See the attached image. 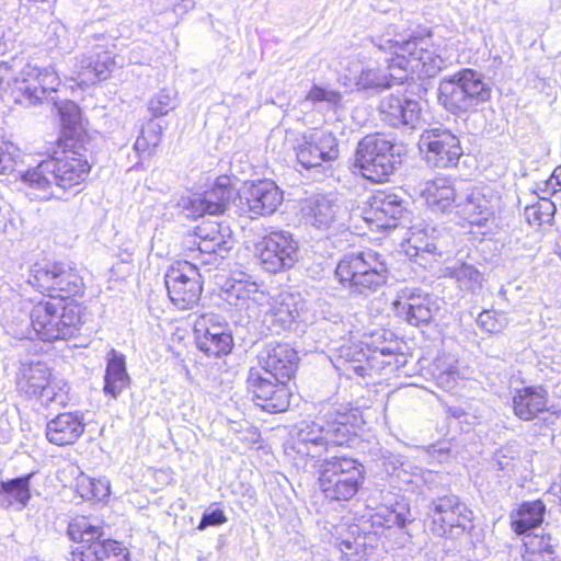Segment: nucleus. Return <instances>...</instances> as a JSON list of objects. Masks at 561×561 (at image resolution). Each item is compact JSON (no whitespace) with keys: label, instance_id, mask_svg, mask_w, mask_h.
<instances>
[{"label":"nucleus","instance_id":"f257e3e1","mask_svg":"<svg viewBox=\"0 0 561 561\" xmlns=\"http://www.w3.org/2000/svg\"><path fill=\"white\" fill-rule=\"evenodd\" d=\"M90 164L77 152L61 158H48L25 171L21 179L27 194L38 201L62 198L67 191L82 184L89 175Z\"/></svg>","mask_w":561,"mask_h":561},{"label":"nucleus","instance_id":"f03ea898","mask_svg":"<svg viewBox=\"0 0 561 561\" xmlns=\"http://www.w3.org/2000/svg\"><path fill=\"white\" fill-rule=\"evenodd\" d=\"M386 256L374 250L345 254L337 263L335 275L353 295L368 297L383 287L389 278Z\"/></svg>","mask_w":561,"mask_h":561},{"label":"nucleus","instance_id":"7ed1b4c3","mask_svg":"<svg viewBox=\"0 0 561 561\" xmlns=\"http://www.w3.org/2000/svg\"><path fill=\"white\" fill-rule=\"evenodd\" d=\"M311 468L318 474V483L324 497L330 501L353 499L365 480L364 466L348 457H330L317 460Z\"/></svg>","mask_w":561,"mask_h":561},{"label":"nucleus","instance_id":"20e7f679","mask_svg":"<svg viewBox=\"0 0 561 561\" xmlns=\"http://www.w3.org/2000/svg\"><path fill=\"white\" fill-rule=\"evenodd\" d=\"M490 96L483 76L470 68L444 77L438 85V100L453 114L467 113Z\"/></svg>","mask_w":561,"mask_h":561},{"label":"nucleus","instance_id":"39448f33","mask_svg":"<svg viewBox=\"0 0 561 561\" xmlns=\"http://www.w3.org/2000/svg\"><path fill=\"white\" fill-rule=\"evenodd\" d=\"M375 46L383 53L403 54L408 65L407 81L412 73L419 78H433L445 67V60L436 53L430 34L425 36H412L408 41H393L390 38H379L374 42Z\"/></svg>","mask_w":561,"mask_h":561},{"label":"nucleus","instance_id":"423d86ee","mask_svg":"<svg viewBox=\"0 0 561 561\" xmlns=\"http://www.w3.org/2000/svg\"><path fill=\"white\" fill-rule=\"evenodd\" d=\"M30 318L37 336L48 342L72 337L81 323L79 306L65 305L62 299L39 301Z\"/></svg>","mask_w":561,"mask_h":561},{"label":"nucleus","instance_id":"0eeeda50","mask_svg":"<svg viewBox=\"0 0 561 561\" xmlns=\"http://www.w3.org/2000/svg\"><path fill=\"white\" fill-rule=\"evenodd\" d=\"M14 383L20 396L39 399L45 405H65L68 399L67 390L64 389L67 383L53 379L47 364L41 360L20 362Z\"/></svg>","mask_w":561,"mask_h":561},{"label":"nucleus","instance_id":"6e6552de","mask_svg":"<svg viewBox=\"0 0 561 561\" xmlns=\"http://www.w3.org/2000/svg\"><path fill=\"white\" fill-rule=\"evenodd\" d=\"M400 163V153H396V145L382 135H367L357 145L355 167L371 182L387 181Z\"/></svg>","mask_w":561,"mask_h":561},{"label":"nucleus","instance_id":"1a4fd4ad","mask_svg":"<svg viewBox=\"0 0 561 561\" xmlns=\"http://www.w3.org/2000/svg\"><path fill=\"white\" fill-rule=\"evenodd\" d=\"M431 530L434 535L455 538L472 529L473 513L455 494L434 497L427 506Z\"/></svg>","mask_w":561,"mask_h":561},{"label":"nucleus","instance_id":"9d476101","mask_svg":"<svg viewBox=\"0 0 561 561\" xmlns=\"http://www.w3.org/2000/svg\"><path fill=\"white\" fill-rule=\"evenodd\" d=\"M41 291L53 293L64 299L82 293L83 280L76 267L65 262L42 260L31 266L28 280Z\"/></svg>","mask_w":561,"mask_h":561},{"label":"nucleus","instance_id":"9b49d317","mask_svg":"<svg viewBox=\"0 0 561 561\" xmlns=\"http://www.w3.org/2000/svg\"><path fill=\"white\" fill-rule=\"evenodd\" d=\"M168 296L179 309L195 306L202 294V276L196 265L187 261L173 263L164 275Z\"/></svg>","mask_w":561,"mask_h":561},{"label":"nucleus","instance_id":"f8f14e48","mask_svg":"<svg viewBox=\"0 0 561 561\" xmlns=\"http://www.w3.org/2000/svg\"><path fill=\"white\" fill-rule=\"evenodd\" d=\"M255 250L261 265L270 273L289 270L298 262V242L288 231L268 232L255 244Z\"/></svg>","mask_w":561,"mask_h":561},{"label":"nucleus","instance_id":"ddd939ff","mask_svg":"<svg viewBox=\"0 0 561 561\" xmlns=\"http://www.w3.org/2000/svg\"><path fill=\"white\" fill-rule=\"evenodd\" d=\"M417 145L427 163L435 168L455 167L462 156L459 138L442 125L423 130Z\"/></svg>","mask_w":561,"mask_h":561},{"label":"nucleus","instance_id":"4468645a","mask_svg":"<svg viewBox=\"0 0 561 561\" xmlns=\"http://www.w3.org/2000/svg\"><path fill=\"white\" fill-rule=\"evenodd\" d=\"M239 208L250 218L274 214L283 203V191L271 180L247 181L238 192Z\"/></svg>","mask_w":561,"mask_h":561},{"label":"nucleus","instance_id":"2eb2a0df","mask_svg":"<svg viewBox=\"0 0 561 561\" xmlns=\"http://www.w3.org/2000/svg\"><path fill=\"white\" fill-rule=\"evenodd\" d=\"M60 80L51 69L26 65L15 79L12 91L15 103L24 106L41 103L47 94L56 92Z\"/></svg>","mask_w":561,"mask_h":561},{"label":"nucleus","instance_id":"dca6fc26","mask_svg":"<svg viewBox=\"0 0 561 561\" xmlns=\"http://www.w3.org/2000/svg\"><path fill=\"white\" fill-rule=\"evenodd\" d=\"M73 561H128L127 549L118 541L105 539L96 526L88 525L72 550Z\"/></svg>","mask_w":561,"mask_h":561},{"label":"nucleus","instance_id":"f3484780","mask_svg":"<svg viewBox=\"0 0 561 561\" xmlns=\"http://www.w3.org/2000/svg\"><path fill=\"white\" fill-rule=\"evenodd\" d=\"M298 162L305 169H317L324 162L339 158V140L333 133L322 129H310L304 133L295 147Z\"/></svg>","mask_w":561,"mask_h":561},{"label":"nucleus","instance_id":"a211bd4d","mask_svg":"<svg viewBox=\"0 0 561 561\" xmlns=\"http://www.w3.org/2000/svg\"><path fill=\"white\" fill-rule=\"evenodd\" d=\"M272 379L259 369L251 368L247 378L248 391L252 394L253 402L262 410L268 413L284 412L290 399L287 382Z\"/></svg>","mask_w":561,"mask_h":561},{"label":"nucleus","instance_id":"6ab92c4d","mask_svg":"<svg viewBox=\"0 0 561 561\" xmlns=\"http://www.w3.org/2000/svg\"><path fill=\"white\" fill-rule=\"evenodd\" d=\"M236 190L227 175L218 176L214 185L203 194H194L182 201L186 216L193 219L204 215L224 214L230 202L234 199Z\"/></svg>","mask_w":561,"mask_h":561},{"label":"nucleus","instance_id":"aec40b11","mask_svg":"<svg viewBox=\"0 0 561 561\" xmlns=\"http://www.w3.org/2000/svg\"><path fill=\"white\" fill-rule=\"evenodd\" d=\"M301 214L306 224L319 230H339L345 226L346 209L328 194H314L304 199Z\"/></svg>","mask_w":561,"mask_h":561},{"label":"nucleus","instance_id":"412c9836","mask_svg":"<svg viewBox=\"0 0 561 561\" xmlns=\"http://www.w3.org/2000/svg\"><path fill=\"white\" fill-rule=\"evenodd\" d=\"M196 345L207 356L220 357L231 352L232 335L216 314H202L194 323Z\"/></svg>","mask_w":561,"mask_h":561},{"label":"nucleus","instance_id":"4be33fe9","mask_svg":"<svg viewBox=\"0 0 561 561\" xmlns=\"http://www.w3.org/2000/svg\"><path fill=\"white\" fill-rule=\"evenodd\" d=\"M197 251L204 264H216L233 248L234 241L229 225L217 221L204 222L196 228Z\"/></svg>","mask_w":561,"mask_h":561},{"label":"nucleus","instance_id":"5701e85b","mask_svg":"<svg viewBox=\"0 0 561 561\" xmlns=\"http://www.w3.org/2000/svg\"><path fill=\"white\" fill-rule=\"evenodd\" d=\"M385 61L387 64L386 69L367 66L360 70L355 82L357 90L378 92L391 88L394 83L401 84L407 81L404 66L408 65V61L403 54L393 55L391 58H386Z\"/></svg>","mask_w":561,"mask_h":561},{"label":"nucleus","instance_id":"b1692460","mask_svg":"<svg viewBox=\"0 0 561 561\" xmlns=\"http://www.w3.org/2000/svg\"><path fill=\"white\" fill-rule=\"evenodd\" d=\"M393 306L397 316L413 327L428 324L437 311L435 300L416 288L401 289Z\"/></svg>","mask_w":561,"mask_h":561},{"label":"nucleus","instance_id":"393cba45","mask_svg":"<svg viewBox=\"0 0 561 561\" xmlns=\"http://www.w3.org/2000/svg\"><path fill=\"white\" fill-rule=\"evenodd\" d=\"M257 359L264 375L285 382L295 375L299 360L295 348L287 343L276 342L267 343Z\"/></svg>","mask_w":561,"mask_h":561},{"label":"nucleus","instance_id":"a878e982","mask_svg":"<svg viewBox=\"0 0 561 561\" xmlns=\"http://www.w3.org/2000/svg\"><path fill=\"white\" fill-rule=\"evenodd\" d=\"M381 121L391 127L415 129L421 123L422 108L417 101L401 95H387L378 106Z\"/></svg>","mask_w":561,"mask_h":561},{"label":"nucleus","instance_id":"bb28decb","mask_svg":"<svg viewBox=\"0 0 561 561\" xmlns=\"http://www.w3.org/2000/svg\"><path fill=\"white\" fill-rule=\"evenodd\" d=\"M407 207L403 199L396 193L378 191L369 202V208L365 211V220L376 224L379 229H390L397 226V221L404 216Z\"/></svg>","mask_w":561,"mask_h":561},{"label":"nucleus","instance_id":"cd10ccee","mask_svg":"<svg viewBox=\"0 0 561 561\" xmlns=\"http://www.w3.org/2000/svg\"><path fill=\"white\" fill-rule=\"evenodd\" d=\"M328 446L323 416L316 422L299 424L293 446L297 455L310 459L311 465L317 460H322L321 457L328 450Z\"/></svg>","mask_w":561,"mask_h":561},{"label":"nucleus","instance_id":"c85d7f7f","mask_svg":"<svg viewBox=\"0 0 561 561\" xmlns=\"http://www.w3.org/2000/svg\"><path fill=\"white\" fill-rule=\"evenodd\" d=\"M85 424L79 412L59 413L46 424V437L57 446L75 444L84 433Z\"/></svg>","mask_w":561,"mask_h":561},{"label":"nucleus","instance_id":"c756f323","mask_svg":"<svg viewBox=\"0 0 561 561\" xmlns=\"http://www.w3.org/2000/svg\"><path fill=\"white\" fill-rule=\"evenodd\" d=\"M512 404L518 419L531 421L548 410V391L542 387H524L516 390Z\"/></svg>","mask_w":561,"mask_h":561},{"label":"nucleus","instance_id":"7c9ffc66","mask_svg":"<svg viewBox=\"0 0 561 561\" xmlns=\"http://www.w3.org/2000/svg\"><path fill=\"white\" fill-rule=\"evenodd\" d=\"M324 430L328 445L342 446L356 436L357 415L353 412L329 410L324 415Z\"/></svg>","mask_w":561,"mask_h":561},{"label":"nucleus","instance_id":"2f4dec72","mask_svg":"<svg viewBox=\"0 0 561 561\" xmlns=\"http://www.w3.org/2000/svg\"><path fill=\"white\" fill-rule=\"evenodd\" d=\"M129 385L130 377L127 373L125 355L112 348L106 357L103 386L104 394L116 400Z\"/></svg>","mask_w":561,"mask_h":561},{"label":"nucleus","instance_id":"473e14b6","mask_svg":"<svg viewBox=\"0 0 561 561\" xmlns=\"http://www.w3.org/2000/svg\"><path fill=\"white\" fill-rule=\"evenodd\" d=\"M426 204L434 210L446 211L451 206H457L460 194L456 193L449 180L437 178L426 183L422 191Z\"/></svg>","mask_w":561,"mask_h":561},{"label":"nucleus","instance_id":"72a5a7b5","mask_svg":"<svg viewBox=\"0 0 561 561\" xmlns=\"http://www.w3.org/2000/svg\"><path fill=\"white\" fill-rule=\"evenodd\" d=\"M304 321L302 306L295 301H283L271 308L264 316V323L273 333L291 329L296 322Z\"/></svg>","mask_w":561,"mask_h":561},{"label":"nucleus","instance_id":"f704fd0d","mask_svg":"<svg viewBox=\"0 0 561 561\" xmlns=\"http://www.w3.org/2000/svg\"><path fill=\"white\" fill-rule=\"evenodd\" d=\"M456 207L471 225L482 226L492 215L491 202L479 190H473L465 196L460 194Z\"/></svg>","mask_w":561,"mask_h":561},{"label":"nucleus","instance_id":"c9c22d12","mask_svg":"<svg viewBox=\"0 0 561 561\" xmlns=\"http://www.w3.org/2000/svg\"><path fill=\"white\" fill-rule=\"evenodd\" d=\"M545 512L546 506L540 500L523 502L516 513L511 515L512 529L518 535L526 534L542 523Z\"/></svg>","mask_w":561,"mask_h":561},{"label":"nucleus","instance_id":"e433bc0d","mask_svg":"<svg viewBox=\"0 0 561 561\" xmlns=\"http://www.w3.org/2000/svg\"><path fill=\"white\" fill-rule=\"evenodd\" d=\"M33 473L19 478L0 481V499L7 506L16 505L18 511H22L31 499L30 482Z\"/></svg>","mask_w":561,"mask_h":561},{"label":"nucleus","instance_id":"4c0bfd02","mask_svg":"<svg viewBox=\"0 0 561 561\" xmlns=\"http://www.w3.org/2000/svg\"><path fill=\"white\" fill-rule=\"evenodd\" d=\"M523 561H561L550 535H527L524 540Z\"/></svg>","mask_w":561,"mask_h":561},{"label":"nucleus","instance_id":"58836bf2","mask_svg":"<svg viewBox=\"0 0 561 561\" xmlns=\"http://www.w3.org/2000/svg\"><path fill=\"white\" fill-rule=\"evenodd\" d=\"M115 67L114 58L110 51L94 50L89 55L82 56L79 61L80 73L93 77L99 81L107 79L113 68Z\"/></svg>","mask_w":561,"mask_h":561},{"label":"nucleus","instance_id":"ea45409f","mask_svg":"<svg viewBox=\"0 0 561 561\" xmlns=\"http://www.w3.org/2000/svg\"><path fill=\"white\" fill-rule=\"evenodd\" d=\"M371 527L390 529L392 527L404 528L409 519V511L404 507L389 508L382 507L370 517Z\"/></svg>","mask_w":561,"mask_h":561},{"label":"nucleus","instance_id":"a19ab883","mask_svg":"<svg viewBox=\"0 0 561 561\" xmlns=\"http://www.w3.org/2000/svg\"><path fill=\"white\" fill-rule=\"evenodd\" d=\"M446 270L461 289L473 291L482 286V274L471 264L456 263Z\"/></svg>","mask_w":561,"mask_h":561},{"label":"nucleus","instance_id":"79ce46f5","mask_svg":"<svg viewBox=\"0 0 561 561\" xmlns=\"http://www.w3.org/2000/svg\"><path fill=\"white\" fill-rule=\"evenodd\" d=\"M307 101L323 110H334L341 105L342 95L340 92L313 85L307 94Z\"/></svg>","mask_w":561,"mask_h":561},{"label":"nucleus","instance_id":"37998d69","mask_svg":"<svg viewBox=\"0 0 561 561\" xmlns=\"http://www.w3.org/2000/svg\"><path fill=\"white\" fill-rule=\"evenodd\" d=\"M408 244L407 254L409 256H417L421 253H436L438 249L436 239L428 236L424 230L412 231Z\"/></svg>","mask_w":561,"mask_h":561},{"label":"nucleus","instance_id":"c03bdc74","mask_svg":"<svg viewBox=\"0 0 561 561\" xmlns=\"http://www.w3.org/2000/svg\"><path fill=\"white\" fill-rule=\"evenodd\" d=\"M175 107V94L169 89L160 90L149 102V111L156 117L167 115Z\"/></svg>","mask_w":561,"mask_h":561},{"label":"nucleus","instance_id":"a18cd8bd","mask_svg":"<svg viewBox=\"0 0 561 561\" xmlns=\"http://www.w3.org/2000/svg\"><path fill=\"white\" fill-rule=\"evenodd\" d=\"M556 211V206L549 201L531 205L525 208V217L530 225L540 226L543 222H549Z\"/></svg>","mask_w":561,"mask_h":561},{"label":"nucleus","instance_id":"49530a36","mask_svg":"<svg viewBox=\"0 0 561 561\" xmlns=\"http://www.w3.org/2000/svg\"><path fill=\"white\" fill-rule=\"evenodd\" d=\"M58 113L64 127L76 131L81 124V111L79 106L75 102L67 101L58 107Z\"/></svg>","mask_w":561,"mask_h":561},{"label":"nucleus","instance_id":"de8ad7c7","mask_svg":"<svg viewBox=\"0 0 561 561\" xmlns=\"http://www.w3.org/2000/svg\"><path fill=\"white\" fill-rule=\"evenodd\" d=\"M19 157V149L12 142L0 141V174L14 171Z\"/></svg>","mask_w":561,"mask_h":561},{"label":"nucleus","instance_id":"09e8293b","mask_svg":"<svg viewBox=\"0 0 561 561\" xmlns=\"http://www.w3.org/2000/svg\"><path fill=\"white\" fill-rule=\"evenodd\" d=\"M227 522V517L222 510L219 508H208L204 512L201 522L197 526L198 530H205L207 527L210 526H219Z\"/></svg>","mask_w":561,"mask_h":561},{"label":"nucleus","instance_id":"8fccbe9b","mask_svg":"<svg viewBox=\"0 0 561 561\" xmlns=\"http://www.w3.org/2000/svg\"><path fill=\"white\" fill-rule=\"evenodd\" d=\"M477 324L490 333L500 332L502 328V324L496 319L495 313L490 310H484L478 316Z\"/></svg>","mask_w":561,"mask_h":561},{"label":"nucleus","instance_id":"3c124183","mask_svg":"<svg viewBox=\"0 0 561 561\" xmlns=\"http://www.w3.org/2000/svg\"><path fill=\"white\" fill-rule=\"evenodd\" d=\"M254 291L255 289L247 288L242 280H234V283L227 289V299H231L232 296L237 299H248L250 298V294Z\"/></svg>","mask_w":561,"mask_h":561},{"label":"nucleus","instance_id":"603ef678","mask_svg":"<svg viewBox=\"0 0 561 561\" xmlns=\"http://www.w3.org/2000/svg\"><path fill=\"white\" fill-rule=\"evenodd\" d=\"M88 484L92 485L93 500L101 501L110 494V485L106 481L91 479Z\"/></svg>","mask_w":561,"mask_h":561},{"label":"nucleus","instance_id":"864d4df0","mask_svg":"<svg viewBox=\"0 0 561 561\" xmlns=\"http://www.w3.org/2000/svg\"><path fill=\"white\" fill-rule=\"evenodd\" d=\"M514 457L508 455L507 448H502L495 454V466L497 470H508L512 467Z\"/></svg>","mask_w":561,"mask_h":561},{"label":"nucleus","instance_id":"5fc2aeb1","mask_svg":"<svg viewBox=\"0 0 561 561\" xmlns=\"http://www.w3.org/2000/svg\"><path fill=\"white\" fill-rule=\"evenodd\" d=\"M141 131H147L148 141L152 148H156L161 141V127L159 125H148Z\"/></svg>","mask_w":561,"mask_h":561},{"label":"nucleus","instance_id":"6e6d98bb","mask_svg":"<svg viewBox=\"0 0 561 561\" xmlns=\"http://www.w3.org/2000/svg\"><path fill=\"white\" fill-rule=\"evenodd\" d=\"M89 482H91V478L82 477L78 481L77 488H78V492L81 497H83L85 500H93L92 488H91L92 485L88 484Z\"/></svg>","mask_w":561,"mask_h":561},{"label":"nucleus","instance_id":"4d7b16f0","mask_svg":"<svg viewBox=\"0 0 561 561\" xmlns=\"http://www.w3.org/2000/svg\"><path fill=\"white\" fill-rule=\"evenodd\" d=\"M146 133L147 131H141L134 145L135 150L139 153H145L151 147L150 142L148 141Z\"/></svg>","mask_w":561,"mask_h":561},{"label":"nucleus","instance_id":"13d9d810","mask_svg":"<svg viewBox=\"0 0 561 561\" xmlns=\"http://www.w3.org/2000/svg\"><path fill=\"white\" fill-rule=\"evenodd\" d=\"M375 353H379L382 356H391L394 354V351L391 347L383 346V347H376Z\"/></svg>","mask_w":561,"mask_h":561}]
</instances>
